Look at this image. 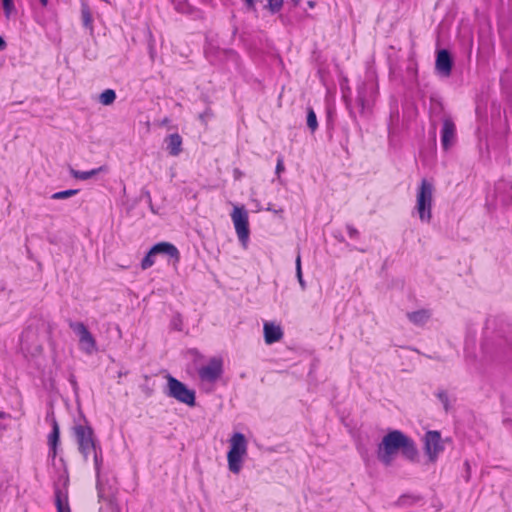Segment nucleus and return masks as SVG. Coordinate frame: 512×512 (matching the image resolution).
<instances>
[{"label": "nucleus", "instance_id": "1", "mask_svg": "<svg viewBox=\"0 0 512 512\" xmlns=\"http://www.w3.org/2000/svg\"><path fill=\"white\" fill-rule=\"evenodd\" d=\"M398 451L409 461L417 460L418 449L415 442L402 431L392 430L378 444L377 458L383 465L390 466Z\"/></svg>", "mask_w": 512, "mask_h": 512}, {"label": "nucleus", "instance_id": "2", "mask_svg": "<svg viewBox=\"0 0 512 512\" xmlns=\"http://www.w3.org/2000/svg\"><path fill=\"white\" fill-rule=\"evenodd\" d=\"M435 188L432 181L422 179L416 194L415 210L422 222L429 223L432 219L433 194Z\"/></svg>", "mask_w": 512, "mask_h": 512}, {"label": "nucleus", "instance_id": "3", "mask_svg": "<svg viewBox=\"0 0 512 512\" xmlns=\"http://www.w3.org/2000/svg\"><path fill=\"white\" fill-rule=\"evenodd\" d=\"M230 448L227 453L228 468L233 474H239L244 457L247 455L248 442L244 434L240 432L234 433L230 440Z\"/></svg>", "mask_w": 512, "mask_h": 512}, {"label": "nucleus", "instance_id": "4", "mask_svg": "<svg viewBox=\"0 0 512 512\" xmlns=\"http://www.w3.org/2000/svg\"><path fill=\"white\" fill-rule=\"evenodd\" d=\"M85 424H75L73 426V434L75 436L78 450L82 454L85 461L88 460L92 452L101 446L98 443L92 427L84 419Z\"/></svg>", "mask_w": 512, "mask_h": 512}, {"label": "nucleus", "instance_id": "5", "mask_svg": "<svg viewBox=\"0 0 512 512\" xmlns=\"http://www.w3.org/2000/svg\"><path fill=\"white\" fill-rule=\"evenodd\" d=\"M377 95L378 85L372 77L366 79L358 86L356 103L361 116L366 117L372 112Z\"/></svg>", "mask_w": 512, "mask_h": 512}, {"label": "nucleus", "instance_id": "6", "mask_svg": "<svg viewBox=\"0 0 512 512\" xmlns=\"http://www.w3.org/2000/svg\"><path fill=\"white\" fill-rule=\"evenodd\" d=\"M167 395L188 406H195V392L172 376L167 378Z\"/></svg>", "mask_w": 512, "mask_h": 512}, {"label": "nucleus", "instance_id": "7", "mask_svg": "<svg viewBox=\"0 0 512 512\" xmlns=\"http://www.w3.org/2000/svg\"><path fill=\"white\" fill-rule=\"evenodd\" d=\"M231 218L241 245L247 248L250 235L248 212L244 207L235 206Z\"/></svg>", "mask_w": 512, "mask_h": 512}, {"label": "nucleus", "instance_id": "8", "mask_svg": "<svg viewBox=\"0 0 512 512\" xmlns=\"http://www.w3.org/2000/svg\"><path fill=\"white\" fill-rule=\"evenodd\" d=\"M423 442L425 454L431 463H435L445 449L441 433L436 430H430L425 433Z\"/></svg>", "mask_w": 512, "mask_h": 512}, {"label": "nucleus", "instance_id": "9", "mask_svg": "<svg viewBox=\"0 0 512 512\" xmlns=\"http://www.w3.org/2000/svg\"><path fill=\"white\" fill-rule=\"evenodd\" d=\"M69 327L79 338V345L86 354H93L97 351L96 340L82 322H70Z\"/></svg>", "mask_w": 512, "mask_h": 512}, {"label": "nucleus", "instance_id": "10", "mask_svg": "<svg viewBox=\"0 0 512 512\" xmlns=\"http://www.w3.org/2000/svg\"><path fill=\"white\" fill-rule=\"evenodd\" d=\"M223 373V362L219 358H212L208 364L202 366L198 370L199 377L202 381L209 383L215 382Z\"/></svg>", "mask_w": 512, "mask_h": 512}, {"label": "nucleus", "instance_id": "11", "mask_svg": "<svg viewBox=\"0 0 512 512\" xmlns=\"http://www.w3.org/2000/svg\"><path fill=\"white\" fill-rule=\"evenodd\" d=\"M456 141V126L450 117L443 119L441 129V145L444 150H449Z\"/></svg>", "mask_w": 512, "mask_h": 512}, {"label": "nucleus", "instance_id": "12", "mask_svg": "<svg viewBox=\"0 0 512 512\" xmlns=\"http://www.w3.org/2000/svg\"><path fill=\"white\" fill-rule=\"evenodd\" d=\"M453 59L446 49L439 50L436 56L435 69L443 77H449L452 72Z\"/></svg>", "mask_w": 512, "mask_h": 512}, {"label": "nucleus", "instance_id": "13", "mask_svg": "<svg viewBox=\"0 0 512 512\" xmlns=\"http://www.w3.org/2000/svg\"><path fill=\"white\" fill-rule=\"evenodd\" d=\"M495 197L503 206L512 204V184L505 180H500L495 185Z\"/></svg>", "mask_w": 512, "mask_h": 512}, {"label": "nucleus", "instance_id": "14", "mask_svg": "<svg viewBox=\"0 0 512 512\" xmlns=\"http://www.w3.org/2000/svg\"><path fill=\"white\" fill-rule=\"evenodd\" d=\"M152 252L157 255H164L173 259L175 263L180 260V252L175 245L169 242H159L152 246Z\"/></svg>", "mask_w": 512, "mask_h": 512}, {"label": "nucleus", "instance_id": "15", "mask_svg": "<svg viewBox=\"0 0 512 512\" xmlns=\"http://www.w3.org/2000/svg\"><path fill=\"white\" fill-rule=\"evenodd\" d=\"M263 328L266 344H273L283 338V331L279 325H275L271 322H265Z\"/></svg>", "mask_w": 512, "mask_h": 512}, {"label": "nucleus", "instance_id": "16", "mask_svg": "<svg viewBox=\"0 0 512 512\" xmlns=\"http://www.w3.org/2000/svg\"><path fill=\"white\" fill-rule=\"evenodd\" d=\"M167 150L171 156H178L182 151V138L178 133L166 137Z\"/></svg>", "mask_w": 512, "mask_h": 512}, {"label": "nucleus", "instance_id": "17", "mask_svg": "<svg viewBox=\"0 0 512 512\" xmlns=\"http://www.w3.org/2000/svg\"><path fill=\"white\" fill-rule=\"evenodd\" d=\"M55 505L58 512H71L68 505L67 493L57 486L55 487Z\"/></svg>", "mask_w": 512, "mask_h": 512}, {"label": "nucleus", "instance_id": "18", "mask_svg": "<svg viewBox=\"0 0 512 512\" xmlns=\"http://www.w3.org/2000/svg\"><path fill=\"white\" fill-rule=\"evenodd\" d=\"M103 171H106V167H104V166H100L99 168H95L90 171H79L74 168L69 169L70 175L73 178L78 179V180H83V181L88 180Z\"/></svg>", "mask_w": 512, "mask_h": 512}, {"label": "nucleus", "instance_id": "19", "mask_svg": "<svg viewBox=\"0 0 512 512\" xmlns=\"http://www.w3.org/2000/svg\"><path fill=\"white\" fill-rule=\"evenodd\" d=\"M408 319L415 325L421 326L424 325L431 317V314L428 310L421 309L414 312L407 313Z\"/></svg>", "mask_w": 512, "mask_h": 512}, {"label": "nucleus", "instance_id": "20", "mask_svg": "<svg viewBox=\"0 0 512 512\" xmlns=\"http://www.w3.org/2000/svg\"><path fill=\"white\" fill-rule=\"evenodd\" d=\"M91 455H93L94 468H95L96 478H97L96 487L99 490L100 485H101L100 474H101V469H102V465H103L102 448L100 447L99 449L95 450L94 452L91 453Z\"/></svg>", "mask_w": 512, "mask_h": 512}, {"label": "nucleus", "instance_id": "21", "mask_svg": "<svg viewBox=\"0 0 512 512\" xmlns=\"http://www.w3.org/2000/svg\"><path fill=\"white\" fill-rule=\"evenodd\" d=\"M59 437H60L59 426H58L57 422L54 421L53 426H52V431L48 436V442H49L51 449L53 450V455L56 454V446L59 442Z\"/></svg>", "mask_w": 512, "mask_h": 512}, {"label": "nucleus", "instance_id": "22", "mask_svg": "<svg viewBox=\"0 0 512 512\" xmlns=\"http://www.w3.org/2000/svg\"><path fill=\"white\" fill-rule=\"evenodd\" d=\"M81 17H82L83 25L87 28H91L92 23H93V18H92L90 8H89L88 4H86V3H82Z\"/></svg>", "mask_w": 512, "mask_h": 512}, {"label": "nucleus", "instance_id": "23", "mask_svg": "<svg viewBox=\"0 0 512 512\" xmlns=\"http://www.w3.org/2000/svg\"><path fill=\"white\" fill-rule=\"evenodd\" d=\"M116 99V93L112 89H106L99 95V101L103 105H111Z\"/></svg>", "mask_w": 512, "mask_h": 512}, {"label": "nucleus", "instance_id": "24", "mask_svg": "<svg viewBox=\"0 0 512 512\" xmlns=\"http://www.w3.org/2000/svg\"><path fill=\"white\" fill-rule=\"evenodd\" d=\"M307 126L311 132H315L318 128L317 117L313 108L311 107H308L307 109Z\"/></svg>", "mask_w": 512, "mask_h": 512}, {"label": "nucleus", "instance_id": "25", "mask_svg": "<svg viewBox=\"0 0 512 512\" xmlns=\"http://www.w3.org/2000/svg\"><path fill=\"white\" fill-rule=\"evenodd\" d=\"M78 192H79V190H77V189H69V190L59 191V192L53 193L51 195V198L53 200L67 199V198H70V197L76 195Z\"/></svg>", "mask_w": 512, "mask_h": 512}, {"label": "nucleus", "instance_id": "26", "mask_svg": "<svg viewBox=\"0 0 512 512\" xmlns=\"http://www.w3.org/2000/svg\"><path fill=\"white\" fill-rule=\"evenodd\" d=\"M156 254L152 252V248L148 251L146 256L141 261V268L146 270L152 267L155 263Z\"/></svg>", "mask_w": 512, "mask_h": 512}, {"label": "nucleus", "instance_id": "27", "mask_svg": "<svg viewBox=\"0 0 512 512\" xmlns=\"http://www.w3.org/2000/svg\"><path fill=\"white\" fill-rule=\"evenodd\" d=\"M296 276H297V279L299 281L301 288L304 290L306 288V283H305V281L303 279V275H302L301 257L299 254L296 258Z\"/></svg>", "mask_w": 512, "mask_h": 512}, {"label": "nucleus", "instance_id": "28", "mask_svg": "<svg viewBox=\"0 0 512 512\" xmlns=\"http://www.w3.org/2000/svg\"><path fill=\"white\" fill-rule=\"evenodd\" d=\"M2 6L4 10V14L7 18H10V16L15 12V5L13 0H1Z\"/></svg>", "mask_w": 512, "mask_h": 512}, {"label": "nucleus", "instance_id": "29", "mask_svg": "<svg viewBox=\"0 0 512 512\" xmlns=\"http://www.w3.org/2000/svg\"><path fill=\"white\" fill-rule=\"evenodd\" d=\"M437 398L443 404L445 411L447 412L450 408L449 397L445 390H439L436 393Z\"/></svg>", "mask_w": 512, "mask_h": 512}, {"label": "nucleus", "instance_id": "30", "mask_svg": "<svg viewBox=\"0 0 512 512\" xmlns=\"http://www.w3.org/2000/svg\"><path fill=\"white\" fill-rule=\"evenodd\" d=\"M267 8L270 10L271 13H277L282 9L283 6V0H267Z\"/></svg>", "mask_w": 512, "mask_h": 512}, {"label": "nucleus", "instance_id": "31", "mask_svg": "<svg viewBox=\"0 0 512 512\" xmlns=\"http://www.w3.org/2000/svg\"><path fill=\"white\" fill-rule=\"evenodd\" d=\"M213 117V112L210 108H206L204 112L199 114V120L203 125H207L208 121Z\"/></svg>", "mask_w": 512, "mask_h": 512}, {"label": "nucleus", "instance_id": "32", "mask_svg": "<svg viewBox=\"0 0 512 512\" xmlns=\"http://www.w3.org/2000/svg\"><path fill=\"white\" fill-rule=\"evenodd\" d=\"M284 169H285V167H284L283 157L279 156L277 159V164H276V174L280 175V173H282L284 171Z\"/></svg>", "mask_w": 512, "mask_h": 512}, {"label": "nucleus", "instance_id": "33", "mask_svg": "<svg viewBox=\"0 0 512 512\" xmlns=\"http://www.w3.org/2000/svg\"><path fill=\"white\" fill-rule=\"evenodd\" d=\"M346 229L350 238H357L359 236L358 230L352 225H347Z\"/></svg>", "mask_w": 512, "mask_h": 512}, {"label": "nucleus", "instance_id": "34", "mask_svg": "<svg viewBox=\"0 0 512 512\" xmlns=\"http://www.w3.org/2000/svg\"><path fill=\"white\" fill-rule=\"evenodd\" d=\"M6 48V42L5 40L0 36V51L4 50Z\"/></svg>", "mask_w": 512, "mask_h": 512}, {"label": "nucleus", "instance_id": "35", "mask_svg": "<svg viewBox=\"0 0 512 512\" xmlns=\"http://www.w3.org/2000/svg\"><path fill=\"white\" fill-rule=\"evenodd\" d=\"M169 122H170L169 118H164V119L161 121V125H167Z\"/></svg>", "mask_w": 512, "mask_h": 512}, {"label": "nucleus", "instance_id": "36", "mask_svg": "<svg viewBox=\"0 0 512 512\" xmlns=\"http://www.w3.org/2000/svg\"><path fill=\"white\" fill-rule=\"evenodd\" d=\"M42 6H46L48 4V0H40Z\"/></svg>", "mask_w": 512, "mask_h": 512}, {"label": "nucleus", "instance_id": "37", "mask_svg": "<svg viewBox=\"0 0 512 512\" xmlns=\"http://www.w3.org/2000/svg\"><path fill=\"white\" fill-rule=\"evenodd\" d=\"M301 0H292L295 5H298Z\"/></svg>", "mask_w": 512, "mask_h": 512}, {"label": "nucleus", "instance_id": "38", "mask_svg": "<svg viewBox=\"0 0 512 512\" xmlns=\"http://www.w3.org/2000/svg\"><path fill=\"white\" fill-rule=\"evenodd\" d=\"M404 498H405V497H401L399 501H400V502H403V501H404Z\"/></svg>", "mask_w": 512, "mask_h": 512}]
</instances>
